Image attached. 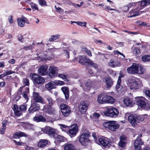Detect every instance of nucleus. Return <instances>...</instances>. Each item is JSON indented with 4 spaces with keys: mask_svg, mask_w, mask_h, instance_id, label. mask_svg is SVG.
<instances>
[{
    "mask_svg": "<svg viewBox=\"0 0 150 150\" xmlns=\"http://www.w3.org/2000/svg\"><path fill=\"white\" fill-rule=\"evenodd\" d=\"M48 143V141L45 139H40L38 143V146L40 147H43L45 146Z\"/></svg>",
    "mask_w": 150,
    "mask_h": 150,
    "instance_id": "e433bc0d",
    "label": "nucleus"
},
{
    "mask_svg": "<svg viewBox=\"0 0 150 150\" xmlns=\"http://www.w3.org/2000/svg\"><path fill=\"white\" fill-rule=\"evenodd\" d=\"M17 22L18 26L21 27L24 26L25 23L27 24L29 23V21L27 18L23 15L22 16L21 18L17 19Z\"/></svg>",
    "mask_w": 150,
    "mask_h": 150,
    "instance_id": "412c9836",
    "label": "nucleus"
},
{
    "mask_svg": "<svg viewBox=\"0 0 150 150\" xmlns=\"http://www.w3.org/2000/svg\"><path fill=\"white\" fill-rule=\"evenodd\" d=\"M34 148L33 147H31L27 146L25 147V150H34Z\"/></svg>",
    "mask_w": 150,
    "mask_h": 150,
    "instance_id": "774afa93",
    "label": "nucleus"
},
{
    "mask_svg": "<svg viewBox=\"0 0 150 150\" xmlns=\"http://www.w3.org/2000/svg\"><path fill=\"white\" fill-rule=\"evenodd\" d=\"M45 119L46 120L45 122H52V119L51 117H46Z\"/></svg>",
    "mask_w": 150,
    "mask_h": 150,
    "instance_id": "69168bd1",
    "label": "nucleus"
},
{
    "mask_svg": "<svg viewBox=\"0 0 150 150\" xmlns=\"http://www.w3.org/2000/svg\"><path fill=\"white\" fill-rule=\"evenodd\" d=\"M64 150H75L74 145L71 143L66 144L64 146Z\"/></svg>",
    "mask_w": 150,
    "mask_h": 150,
    "instance_id": "72a5a7b5",
    "label": "nucleus"
},
{
    "mask_svg": "<svg viewBox=\"0 0 150 150\" xmlns=\"http://www.w3.org/2000/svg\"><path fill=\"white\" fill-rule=\"evenodd\" d=\"M33 119L34 121L38 122H45L46 121V119L41 115L35 116L33 117Z\"/></svg>",
    "mask_w": 150,
    "mask_h": 150,
    "instance_id": "473e14b6",
    "label": "nucleus"
},
{
    "mask_svg": "<svg viewBox=\"0 0 150 150\" xmlns=\"http://www.w3.org/2000/svg\"><path fill=\"white\" fill-rule=\"evenodd\" d=\"M61 112L64 117H67L71 112V110L69 107L64 104H62L60 105Z\"/></svg>",
    "mask_w": 150,
    "mask_h": 150,
    "instance_id": "9b49d317",
    "label": "nucleus"
},
{
    "mask_svg": "<svg viewBox=\"0 0 150 150\" xmlns=\"http://www.w3.org/2000/svg\"><path fill=\"white\" fill-rule=\"evenodd\" d=\"M61 35L59 34H57L54 35H52L51 36V37L49 39L50 42L54 41L59 38L60 37Z\"/></svg>",
    "mask_w": 150,
    "mask_h": 150,
    "instance_id": "58836bf2",
    "label": "nucleus"
},
{
    "mask_svg": "<svg viewBox=\"0 0 150 150\" xmlns=\"http://www.w3.org/2000/svg\"><path fill=\"white\" fill-rule=\"evenodd\" d=\"M54 7L57 10V12L59 13L62 14L64 12V10L61 8L59 7H57V6H54Z\"/></svg>",
    "mask_w": 150,
    "mask_h": 150,
    "instance_id": "5fc2aeb1",
    "label": "nucleus"
},
{
    "mask_svg": "<svg viewBox=\"0 0 150 150\" xmlns=\"http://www.w3.org/2000/svg\"><path fill=\"white\" fill-rule=\"evenodd\" d=\"M106 95L101 93L98 96L97 102L100 104L106 103Z\"/></svg>",
    "mask_w": 150,
    "mask_h": 150,
    "instance_id": "4be33fe9",
    "label": "nucleus"
},
{
    "mask_svg": "<svg viewBox=\"0 0 150 150\" xmlns=\"http://www.w3.org/2000/svg\"><path fill=\"white\" fill-rule=\"evenodd\" d=\"M139 6L138 7L137 9H134L131 11L129 14L130 15L128 16V17H132L136 16L139 14V10L142 9L144 7L150 4V0H143L136 3Z\"/></svg>",
    "mask_w": 150,
    "mask_h": 150,
    "instance_id": "f257e3e1",
    "label": "nucleus"
},
{
    "mask_svg": "<svg viewBox=\"0 0 150 150\" xmlns=\"http://www.w3.org/2000/svg\"><path fill=\"white\" fill-rule=\"evenodd\" d=\"M93 116L95 118L98 119L100 116V115L98 113L94 112L93 114Z\"/></svg>",
    "mask_w": 150,
    "mask_h": 150,
    "instance_id": "e2e57ef3",
    "label": "nucleus"
},
{
    "mask_svg": "<svg viewBox=\"0 0 150 150\" xmlns=\"http://www.w3.org/2000/svg\"><path fill=\"white\" fill-rule=\"evenodd\" d=\"M128 86L131 89H136L139 88V84L141 83L137 78L129 79L128 81Z\"/></svg>",
    "mask_w": 150,
    "mask_h": 150,
    "instance_id": "423d86ee",
    "label": "nucleus"
},
{
    "mask_svg": "<svg viewBox=\"0 0 150 150\" xmlns=\"http://www.w3.org/2000/svg\"><path fill=\"white\" fill-rule=\"evenodd\" d=\"M120 141L118 143V145L122 147H124L125 145V141L126 140V138L124 135H122L120 137Z\"/></svg>",
    "mask_w": 150,
    "mask_h": 150,
    "instance_id": "c756f323",
    "label": "nucleus"
},
{
    "mask_svg": "<svg viewBox=\"0 0 150 150\" xmlns=\"http://www.w3.org/2000/svg\"><path fill=\"white\" fill-rule=\"evenodd\" d=\"M38 2L41 6L47 5L46 2L45 0H38Z\"/></svg>",
    "mask_w": 150,
    "mask_h": 150,
    "instance_id": "864d4df0",
    "label": "nucleus"
},
{
    "mask_svg": "<svg viewBox=\"0 0 150 150\" xmlns=\"http://www.w3.org/2000/svg\"><path fill=\"white\" fill-rule=\"evenodd\" d=\"M33 99L34 102L40 103L43 104H45L44 99L39 95L38 93L35 92L33 93Z\"/></svg>",
    "mask_w": 150,
    "mask_h": 150,
    "instance_id": "f3484780",
    "label": "nucleus"
},
{
    "mask_svg": "<svg viewBox=\"0 0 150 150\" xmlns=\"http://www.w3.org/2000/svg\"><path fill=\"white\" fill-rule=\"evenodd\" d=\"M139 70L138 69V73H137L138 74H143L145 72V69L142 66H139Z\"/></svg>",
    "mask_w": 150,
    "mask_h": 150,
    "instance_id": "3c124183",
    "label": "nucleus"
},
{
    "mask_svg": "<svg viewBox=\"0 0 150 150\" xmlns=\"http://www.w3.org/2000/svg\"><path fill=\"white\" fill-rule=\"evenodd\" d=\"M103 111L104 115L107 116L112 117H116L118 115V110L114 107H106Z\"/></svg>",
    "mask_w": 150,
    "mask_h": 150,
    "instance_id": "f03ea898",
    "label": "nucleus"
},
{
    "mask_svg": "<svg viewBox=\"0 0 150 150\" xmlns=\"http://www.w3.org/2000/svg\"><path fill=\"white\" fill-rule=\"evenodd\" d=\"M48 70L49 76L51 78H53L57 75L58 69L54 65L51 66L49 67Z\"/></svg>",
    "mask_w": 150,
    "mask_h": 150,
    "instance_id": "4468645a",
    "label": "nucleus"
},
{
    "mask_svg": "<svg viewBox=\"0 0 150 150\" xmlns=\"http://www.w3.org/2000/svg\"><path fill=\"white\" fill-rule=\"evenodd\" d=\"M137 100V104L142 108H144L146 106V103L145 101L146 99L142 96L137 97L135 98Z\"/></svg>",
    "mask_w": 150,
    "mask_h": 150,
    "instance_id": "aec40b11",
    "label": "nucleus"
},
{
    "mask_svg": "<svg viewBox=\"0 0 150 150\" xmlns=\"http://www.w3.org/2000/svg\"><path fill=\"white\" fill-rule=\"evenodd\" d=\"M30 5L32 9H35L37 11L38 10V8L37 6V5L36 4L32 2H31L30 4Z\"/></svg>",
    "mask_w": 150,
    "mask_h": 150,
    "instance_id": "49530a36",
    "label": "nucleus"
},
{
    "mask_svg": "<svg viewBox=\"0 0 150 150\" xmlns=\"http://www.w3.org/2000/svg\"><path fill=\"white\" fill-rule=\"evenodd\" d=\"M142 136V134H141L137 137L135 140L134 145L135 150H142L141 146L143 143V142L142 141L140 138Z\"/></svg>",
    "mask_w": 150,
    "mask_h": 150,
    "instance_id": "dca6fc26",
    "label": "nucleus"
},
{
    "mask_svg": "<svg viewBox=\"0 0 150 150\" xmlns=\"http://www.w3.org/2000/svg\"><path fill=\"white\" fill-rule=\"evenodd\" d=\"M109 65L112 67H115L120 66V63L118 61L115 62L113 59H111L108 63Z\"/></svg>",
    "mask_w": 150,
    "mask_h": 150,
    "instance_id": "7c9ffc66",
    "label": "nucleus"
},
{
    "mask_svg": "<svg viewBox=\"0 0 150 150\" xmlns=\"http://www.w3.org/2000/svg\"><path fill=\"white\" fill-rule=\"evenodd\" d=\"M57 76L62 78L63 80L65 81H69L68 79L67 78V75L65 74H59L57 75Z\"/></svg>",
    "mask_w": 150,
    "mask_h": 150,
    "instance_id": "c03bdc74",
    "label": "nucleus"
},
{
    "mask_svg": "<svg viewBox=\"0 0 150 150\" xmlns=\"http://www.w3.org/2000/svg\"><path fill=\"white\" fill-rule=\"evenodd\" d=\"M125 117L126 119L128 118L129 121L132 125L137 123V115H129L128 113H126L125 114Z\"/></svg>",
    "mask_w": 150,
    "mask_h": 150,
    "instance_id": "6ab92c4d",
    "label": "nucleus"
},
{
    "mask_svg": "<svg viewBox=\"0 0 150 150\" xmlns=\"http://www.w3.org/2000/svg\"><path fill=\"white\" fill-rule=\"evenodd\" d=\"M53 81H51L45 85V88L48 90H50L54 88V84L53 83Z\"/></svg>",
    "mask_w": 150,
    "mask_h": 150,
    "instance_id": "ea45409f",
    "label": "nucleus"
},
{
    "mask_svg": "<svg viewBox=\"0 0 150 150\" xmlns=\"http://www.w3.org/2000/svg\"><path fill=\"white\" fill-rule=\"evenodd\" d=\"M8 21L9 23L10 24H11L13 23V16L11 15H10L8 16Z\"/></svg>",
    "mask_w": 150,
    "mask_h": 150,
    "instance_id": "680f3d73",
    "label": "nucleus"
},
{
    "mask_svg": "<svg viewBox=\"0 0 150 150\" xmlns=\"http://www.w3.org/2000/svg\"><path fill=\"white\" fill-rule=\"evenodd\" d=\"M40 109V107L35 103H33L31 104V105L29 109L30 113H32L34 112L38 111Z\"/></svg>",
    "mask_w": 150,
    "mask_h": 150,
    "instance_id": "b1692460",
    "label": "nucleus"
},
{
    "mask_svg": "<svg viewBox=\"0 0 150 150\" xmlns=\"http://www.w3.org/2000/svg\"><path fill=\"white\" fill-rule=\"evenodd\" d=\"M23 84L25 86H28L29 84V79L25 78L23 80Z\"/></svg>",
    "mask_w": 150,
    "mask_h": 150,
    "instance_id": "bf43d9fd",
    "label": "nucleus"
},
{
    "mask_svg": "<svg viewBox=\"0 0 150 150\" xmlns=\"http://www.w3.org/2000/svg\"><path fill=\"white\" fill-rule=\"evenodd\" d=\"M124 104L127 106L129 107L132 106L134 104V103L132 100L129 98H126L123 100Z\"/></svg>",
    "mask_w": 150,
    "mask_h": 150,
    "instance_id": "cd10ccee",
    "label": "nucleus"
},
{
    "mask_svg": "<svg viewBox=\"0 0 150 150\" xmlns=\"http://www.w3.org/2000/svg\"><path fill=\"white\" fill-rule=\"evenodd\" d=\"M19 107L20 108L22 112V111L26 110L27 109L26 106L24 105H21L20 106H19Z\"/></svg>",
    "mask_w": 150,
    "mask_h": 150,
    "instance_id": "13d9d810",
    "label": "nucleus"
},
{
    "mask_svg": "<svg viewBox=\"0 0 150 150\" xmlns=\"http://www.w3.org/2000/svg\"><path fill=\"white\" fill-rule=\"evenodd\" d=\"M77 24L79 25L82 26V25L83 24V26L84 27H86V23L85 22H81L78 21L77 22Z\"/></svg>",
    "mask_w": 150,
    "mask_h": 150,
    "instance_id": "4d7b16f0",
    "label": "nucleus"
},
{
    "mask_svg": "<svg viewBox=\"0 0 150 150\" xmlns=\"http://www.w3.org/2000/svg\"><path fill=\"white\" fill-rule=\"evenodd\" d=\"M142 60L144 62H148L150 61V55H145L142 57Z\"/></svg>",
    "mask_w": 150,
    "mask_h": 150,
    "instance_id": "de8ad7c7",
    "label": "nucleus"
},
{
    "mask_svg": "<svg viewBox=\"0 0 150 150\" xmlns=\"http://www.w3.org/2000/svg\"><path fill=\"white\" fill-rule=\"evenodd\" d=\"M7 121L6 120H4L2 122V127H5L6 128V126L7 125Z\"/></svg>",
    "mask_w": 150,
    "mask_h": 150,
    "instance_id": "338daca9",
    "label": "nucleus"
},
{
    "mask_svg": "<svg viewBox=\"0 0 150 150\" xmlns=\"http://www.w3.org/2000/svg\"><path fill=\"white\" fill-rule=\"evenodd\" d=\"M96 143L100 144L106 148L108 147L109 145V140L106 137H102L99 138L98 141L96 142Z\"/></svg>",
    "mask_w": 150,
    "mask_h": 150,
    "instance_id": "2eb2a0df",
    "label": "nucleus"
},
{
    "mask_svg": "<svg viewBox=\"0 0 150 150\" xmlns=\"http://www.w3.org/2000/svg\"><path fill=\"white\" fill-rule=\"evenodd\" d=\"M92 85V83L91 81H89L87 82L86 83L85 86L83 88V90L86 91H89Z\"/></svg>",
    "mask_w": 150,
    "mask_h": 150,
    "instance_id": "c9c22d12",
    "label": "nucleus"
},
{
    "mask_svg": "<svg viewBox=\"0 0 150 150\" xmlns=\"http://www.w3.org/2000/svg\"><path fill=\"white\" fill-rule=\"evenodd\" d=\"M23 90V92L22 93V95L23 97L27 100H28L29 98L27 95L29 92V90L28 88L27 87H25L23 86L22 87H20L19 90L18 91L17 96L16 97V100L18 101L20 98V95L21 94L22 90Z\"/></svg>",
    "mask_w": 150,
    "mask_h": 150,
    "instance_id": "0eeeda50",
    "label": "nucleus"
},
{
    "mask_svg": "<svg viewBox=\"0 0 150 150\" xmlns=\"http://www.w3.org/2000/svg\"><path fill=\"white\" fill-rule=\"evenodd\" d=\"M72 48L71 47H69L68 48H67L65 50H64V53L67 55V58H69V52L71 50Z\"/></svg>",
    "mask_w": 150,
    "mask_h": 150,
    "instance_id": "8fccbe9b",
    "label": "nucleus"
},
{
    "mask_svg": "<svg viewBox=\"0 0 150 150\" xmlns=\"http://www.w3.org/2000/svg\"><path fill=\"white\" fill-rule=\"evenodd\" d=\"M46 99L47 101V106L50 107L52 106L55 103V101L52 99V98L49 96H47L46 97Z\"/></svg>",
    "mask_w": 150,
    "mask_h": 150,
    "instance_id": "f704fd0d",
    "label": "nucleus"
},
{
    "mask_svg": "<svg viewBox=\"0 0 150 150\" xmlns=\"http://www.w3.org/2000/svg\"><path fill=\"white\" fill-rule=\"evenodd\" d=\"M79 62L85 66H91L95 68H97L98 67V66L96 64L94 63L91 59L87 58L85 56H82L80 57Z\"/></svg>",
    "mask_w": 150,
    "mask_h": 150,
    "instance_id": "39448f33",
    "label": "nucleus"
},
{
    "mask_svg": "<svg viewBox=\"0 0 150 150\" xmlns=\"http://www.w3.org/2000/svg\"><path fill=\"white\" fill-rule=\"evenodd\" d=\"M43 110L50 115L54 114L55 111V109L52 107V106L47 107V106H44L43 109Z\"/></svg>",
    "mask_w": 150,
    "mask_h": 150,
    "instance_id": "a878e982",
    "label": "nucleus"
},
{
    "mask_svg": "<svg viewBox=\"0 0 150 150\" xmlns=\"http://www.w3.org/2000/svg\"><path fill=\"white\" fill-rule=\"evenodd\" d=\"M13 109L16 116H19L22 115V112L19 106H18L16 105H13Z\"/></svg>",
    "mask_w": 150,
    "mask_h": 150,
    "instance_id": "bb28decb",
    "label": "nucleus"
},
{
    "mask_svg": "<svg viewBox=\"0 0 150 150\" xmlns=\"http://www.w3.org/2000/svg\"><path fill=\"white\" fill-rule=\"evenodd\" d=\"M54 137L55 139L56 140L59 142H62L66 141L67 139L64 137L60 135L55 134Z\"/></svg>",
    "mask_w": 150,
    "mask_h": 150,
    "instance_id": "2f4dec72",
    "label": "nucleus"
},
{
    "mask_svg": "<svg viewBox=\"0 0 150 150\" xmlns=\"http://www.w3.org/2000/svg\"><path fill=\"white\" fill-rule=\"evenodd\" d=\"M106 103H110L113 104L115 101V98L106 95Z\"/></svg>",
    "mask_w": 150,
    "mask_h": 150,
    "instance_id": "4c0bfd02",
    "label": "nucleus"
},
{
    "mask_svg": "<svg viewBox=\"0 0 150 150\" xmlns=\"http://www.w3.org/2000/svg\"><path fill=\"white\" fill-rule=\"evenodd\" d=\"M81 50L83 51L86 52L89 56H92V54L90 50H88L86 48L82 47Z\"/></svg>",
    "mask_w": 150,
    "mask_h": 150,
    "instance_id": "a18cd8bd",
    "label": "nucleus"
},
{
    "mask_svg": "<svg viewBox=\"0 0 150 150\" xmlns=\"http://www.w3.org/2000/svg\"><path fill=\"white\" fill-rule=\"evenodd\" d=\"M32 81L34 83L38 84H42L44 83L45 79L44 78L35 74H31L30 75Z\"/></svg>",
    "mask_w": 150,
    "mask_h": 150,
    "instance_id": "6e6552de",
    "label": "nucleus"
},
{
    "mask_svg": "<svg viewBox=\"0 0 150 150\" xmlns=\"http://www.w3.org/2000/svg\"><path fill=\"white\" fill-rule=\"evenodd\" d=\"M13 142H14L16 145L18 146H21L23 145L24 143L22 142H17L16 140H13Z\"/></svg>",
    "mask_w": 150,
    "mask_h": 150,
    "instance_id": "052dcab7",
    "label": "nucleus"
},
{
    "mask_svg": "<svg viewBox=\"0 0 150 150\" xmlns=\"http://www.w3.org/2000/svg\"><path fill=\"white\" fill-rule=\"evenodd\" d=\"M132 52L134 54H139L141 53L140 49L137 47H132Z\"/></svg>",
    "mask_w": 150,
    "mask_h": 150,
    "instance_id": "a19ab883",
    "label": "nucleus"
},
{
    "mask_svg": "<svg viewBox=\"0 0 150 150\" xmlns=\"http://www.w3.org/2000/svg\"><path fill=\"white\" fill-rule=\"evenodd\" d=\"M53 83L54 86H62L65 84L64 81L59 80H55L53 81Z\"/></svg>",
    "mask_w": 150,
    "mask_h": 150,
    "instance_id": "79ce46f5",
    "label": "nucleus"
},
{
    "mask_svg": "<svg viewBox=\"0 0 150 150\" xmlns=\"http://www.w3.org/2000/svg\"><path fill=\"white\" fill-rule=\"evenodd\" d=\"M124 76L122 73H120L118 77L117 84L116 86V88L118 93H123L124 92V90L122 86H120V83L121 81V78L123 77Z\"/></svg>",
    "mask_w": 150,
    "mask_h": 150,
    "instance_id": "ddd939ff",
    "label": "nucleus"
},
{
    "mask_svg": "<svg viewBox=\"0 0 150 150\" xmlns=\"http://www.w3.org/2000/svg\"><path fill=\"white\" fill-rule=\"evenodd\" d=\"M20 137H28V135L25 133L19 131L18 132Z\"/></svg>",
    "mask_w": 150,
    "mask_h": 150,
    "instance_id": "6e6d98bb",
    "label": "nucleus"
},
{
    "mask_svg": "<svg viewBox=\"0 0 150 150\" xmlns=\"http://www.w3.org/2000/svg\"><path fill=\"white\" fill-rule=\"evenodd\" d=\"M103 125L105 128H108L113 131L119 127V125L116 122L114 121H105L103 123Z\"/></svg>",
    "mask_w": 150,
    "mask_h": 150,
    "instance_id": "20e7f679",
    "label": "nucleus"
},
{
    "mask_svg": "<svg viewBox=\"0 0 150 150\" xmlns=\"http://www.w3.org/2000/svg\"><path fill=\"white\" fill-rule=\"evenodd\" d=\"M59 125L60 127V128L61 129L62 131L64 132H67L69 129V127L67 126L64 125L60 124Z\"/></svg>",
    "mask_w": 150,
    "mask_h": 150,
    "instance_id": "37998d69",
    "label": "nucleus"
},
{
    "mask_svg": "<svg viewBox=\"0 0 150 150\" xmlns=\"http://www.w3.org/2000/svg\"><path fill=\"white\" fill-rule=\"evenodd\" d=\"M139 67V65L138 64L133 63L130 67L127 68V72L129 74H137Z\"/></svg>",
    "mask_w": 150,
    "mask_h": 150,
    "instance_id": "f8f14e48",
    "label": "nucleus"
},
{
    "mask_svg": "<svg viewBox=\"0 0 150 150\" xmlns=\"http://www.w3.org/2000/svg\"><path fill=\"white\" fill-rule=\"evenodd\" d=\"M13 137L15 139L19 138L20 137L18 132H17L14 134Z\"/></svg>",
    "mask_w": 150,
    "mask_h": 150,
    "instance_id": "0e129e2a",
    "label": "nucleus"
},
{
    "mask_svg": "<svg viewBox=\"0 0 150 150\" xmlns=\"http://www.w3.org/2000/svg\"><path fill=\"white\" fill-rule=\"evenodd\" d=\"M89 104L86 100L82 101L80 102L79 106V110L81 114H85L87 110Z\"/></svg>",
    "mask_w": 150,
    "mask_h": 150,
    "instance_id": "1a4fd4ad",
    "label": "nucleus"
},
{
    "mask_svg": "<svg viewBox=\"0 0 150 150\" xmlns=\"http://www.w3.org/2000/svg\"><path fill=\"white\" fill-rule=\"evenodd\" d=\"M144 120V117L142 116H137V123L140 122H142Z\"/></svg>",
    "mask_w": 150,
    "mask_h": 150,
    "instance_id": "603ef678",
    "label": "nucleus"
},
{
    "mask_svg": "<svg viewBox=\"0 0 150 150\" xmlns=\"http://www.w3.org/2000/svg\"><path fill=\"white\" fill-rule=\"evenodd\" d=\"M15 73L16 72L15 71H12L11 70H9L6 71H4L3 73L4 75L5 76L7 75L12 74Z\"/></svg>",
    "mask_w": 150,
    "mask_h": 150,
    "instance_id": "09e8293b",
    "label": "nucleus"
},
{
    "mask_svg": "<svg viewBox=\"0 0 150 150\" xmlns=\"http://www.w3.org/2000/svg\"><path fill=\"white\" fill-rule=\"evenodd\" d=\"M104 81L108 88H110L113 84V81L110 76H107L104 78Z\"/></svg>",
    "mask_w": 150,
    "mask_h": 150,
    "instance_id": "393cba45",
    "label": "nucleus"
},
{
    "mask_svg": "<svg viewBox=\"0 0 150 150\" xmlns=\"http://www.w3.org/2000/svg\"><path fill=\"white\" fill-rule=\"evenodd\" d=\"M78 131L77 125L76 124H74L69 127L68 133L71 137H73L76 135Z\"/></svg>",
    "mask_w": 150,
    "mask_h": 150,
    "instance_id": "9d476101",
    "label": "nucleus"
},
{
    "mask_svg": "<svg viewBox=\"0 0 150 150\" xmlns=\"http://www.w3.org/2000/svg\"><path fill=\"white\" fill-rule=\"evenodd\" d=\"M47 68L48 67L46 66H41L38 69L39 74L41 76H44L46 75L47 73Z\"/></svg>",
    "mask_w": 150,
    "mask_h": 150,
    "instance_id": "5701e85b",
    "label": "nucleus"
},
{
    "mask_svg": "<svg viewBox=\"0 0 150 150\" xmlns=\"http://www.w3.org/2000/svg\"><path fill=\"white\" fill-rule=\"evenodd\" d=\"M61 90L65 96V99L66 100H68L69 99V88L66 86H63L61 88Z\"/></svg>",
    "mask_w": 150,
    "mask_h": 150,
    "instance_id": "c85d7f7f",
    "label": "nucleus"
},
{
    "mask_svg": "<svg viewBox=\"0 0 150 150\" xmlns=\"http://www.w3.org/2000/svg\"><path fill=\"white\" fill-rule=\"evenodd\" d=\"M40 129L43 133H46L53 137L56 134L55 130L49 127H46L44 128H41Z\"/></svg>",
    "mask_w": 150,
    "mask_h": 150,
    "instance_id": "a211bd4d",
    "label": "nucleus"
},
{
    "mask_svg": "<svg viewBox=\"0 0 150 150\" xmlns=\"http://www.w3.org/2000/svg\"><path fill=\"white\" fill-rule=\"evenodd\" d=\"M90 136V134L88 131H85L81 134L79 137V142L82 145L86 146L90 141L89 139Z\"/></svg>",
    "mask_w": 150,
    "mask_h": 150,
    "instance_id": "7ed1b4c3",
    "label": "nucleus"
}]
</instances>
